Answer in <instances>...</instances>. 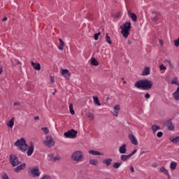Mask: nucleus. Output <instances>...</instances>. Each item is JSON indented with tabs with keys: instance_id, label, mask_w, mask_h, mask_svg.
<instances>
[{
	"instance_id": "nucleus-37",
	"label": "nucleus",
	"mask_w": 179,
	"mask_h": 179,
	"mask_svg": "<svg viewBox=\"0 0 179 179\" xmlns=\"http://www.w3.org/2000/svg\"><path fill=\"white\" fill-rule=\"evenodd\" d=\"M48 160H49V162H52V160H54V154L48 155Z\"/></svg>"
},
{
	"instance_id": "nucleus-13",
	"label": "nucleus",
	"mask_w": 179,
	"mask_h": 179,
	"mask_svg": "<svg viewBox=\"0 0 179 179\" xmlns=\"http://www.w3.org/2000/svg\"><path fill=\"white\" fill-rule=\"evenodd\" d=\"M129 139L131 141V143L133 145H138V140H136V137L134 134H129Z\"/></svg>"
},
{
	"instance_id": "nucleus-55",
	"label": "nucleus",
	"mask_w": 179,
	"mask_h": 179,
	"mask_svg": "<svg viewBox=\"0 0 179 179\" xmlns=\"http://www.w3.org/2000/svg\"><path fill=\"white\" fill-rule=\"evenodd\" d=\"M152 167H157V164H152Z\"/></svg>"
},
{
	"instance_id": "nucleus-58",
	"label": "nucleus",
	"mask_w": 179,
	"mask_h": 179,
	"mask_svg": "<svg viewBox=\"0 0 179 179\" xmlns=\"http://www.w3.org/2000/svg\"><path fill=\"white\" fill-rule=\"evenodd\" d=\"M159 43H162V41H159Z\"/></svg>"
},
{
	"instance_id": "nucleus-28",
	"label": "nucleus",
	"mask_w": 179,
	"mask_h": 179,
	"mask_svg": "<svg viewBox=\"0 0 179 179\" xmlns=\"http://www.w3.org/2000/svg\"><path fill=\"white\" fill-rule=\"evenodd\" d=\"M170 169L171 170H176V169H177V162H171L170 164Z\"/></svg>"
},
{
	"instance_id": "nucleus-4",
	"label": "nucleus",
	"mask_w": 179,
	"mask_h": 179,
	"mask_svg": "<svg viewBox=\"0 0 179 179\" xmlns=\"http://www.w3.org/2000/svg\"><path fill=\"white\" fill-rule=\"evenodd\" d=\"M15 146H17L19 150H21V152H26L29 148V145H27V143H26V140L23 138L17 140V141L15 143Z\"/></svg>"
},
{
	"instance_id": "nucleus-50",
	"label": "nucleus",
	"mask_w": 179,
	"mask_h": 179,
	"mask_svg": "<svg viewBox=\"0 0 179 179\" xmlns=\"http://www.w3.org/2000/svg\"><path fill=\"white\" fill-rule=\"evenodd\" d=\"M130 171H131L132 173H135V169H134V166H130Z\"/></svg>"
},
{
	"instance_id": "nucleus-38",
	"label": "nucleus",
	"mask_w": 179,
	"mask_h": 179,
	"mask_svg": "<svg viewBox=\"0 0 179 179\" xmlns=\"http://www.w3.org/2000/svg\"><path fill=\"white\" fill-rule=\"evenodd\" d=\"M101 32H98V33L95 34L94 36V40H96V41L99 40V36H101Z\"/></svg>"
},
{
	"instance_id": "nucleus-43",
	"label": "nucleus",
	"mask_w": 179,
	"mask_h": 179,
	"mask_svg": "<svg viewBox=\"0 0 179 179\" xmlns=\"http://www.w3.org/2000/svg\"><path fill=\"white\" fill-rule=\"evenodd\" d=\"M57 160H61V157H59V155H57L53 158V162H57Z\"/></svg>"
},
{
	"instance_id": "nucleus-8",
	"label": "nucleus",
	"mask_w": 179,
	"mask_h": 179,
	"mask_svg": "<svg viewBox=\"0 0 179 179\" xmlns=\"http://www.w3.org/2000/svg\"><path fill=\"white\" fill-rule=\"evenodd\" d=\"M77 134H78V131L73 129L69 130L67 132H65L64 134L65 138H71V139L76 138Z\"/></svg>"
},
{
	"instance_id": "nucleus-35",
	"label": "nucleus",
	"mask_w": 179,
	"mask_h": 179,
	"mask_svg": "<svg viewBox=\"0 0 179 179\" xmlns=\"http://www.w3.org/2000/svg\"><path fill=\"white\" fill-rule=\"evenodd\" d=\"M106 41H107L108 43V44H112L111 38L108 36V34H106Z\"/></svg>"
},
{
	"instance_id": "nucleus-15",
	"label": "nucleus",
	"mask_w": 179,
	"mask_h": 179,
	"mask_svg": "<svg viewBox=\"0 0 179 179\" xmlns=\"http://www.w3.org/2000/svg\"><path fill=\"white\" fill-rule=\"evenodd\" d=\"M119 152L121 155H125L127 153V144H122L119 148Z\"/></svg>"
},
{
	"instance_id": "nucleus-22",
	"label": "nucleus",
	"mask_w": 179,
	"mask_h": 179,
	"mask_svg": "<svg viewBox=\"0 0 179 179\" xmlns=\"http://www.w3.org/2000/svg\"><path fill=\"white\" fill-rule=\"evenodd\" d=\"M160 172L163 173V174H164L165 176H168V177H170V174L169 173V171H167V169H166V168L164 166L161 167Z\"/></svg>"
},
{
	"instance_id": "nucleus-41",
	"label": "nucleus",
	"mask_w": 179,
	"mask_h": 179,
	"mask_svg": "<svg viewBox=\"0 0 179 179\" xmlns=\"http://www.w3.org/2000/svg\"><path fill=\"white\" fill-rule=\"evenodd\" d=\"M175 47H179V38L174 41Z\"/></svg>"
},
{
	"instance_id": "nucleus-21",
	"label": "nucleus",
	"mask_w": 179,
	"mask_h": 179,
	"mask_svg": "<svg viewBox=\"0 0 179 179\" xmlns=\"http://www.w3.org/2000/svg\"><path fill=\"white\" fill-rule=\"evenodd\" d=\"M128 159H131L129 154L127 155H122L120 156V160L122 162H127V160H128Z\"/></svg>"
},
{
	"instance_id": "nucleus-29",
	"label": "nucleus",
	"mask_w": 179,
	"mask_h": 179,
	"mask_svg": "<svg viewBox=\"0 0 179 179\" xmlns=\"http://www.w3.org/2000/svg\"><path fill=\"white\" fill-rule=\"evenodd\" d=\"M91 65H94V66H99V62L96 60L94 57L92 58Z\"/></svg>"
},
{
	"instance_id": "nucleus-23",
	"label": "nucleus",
	"mask_w": 179,
	"mask_h": 179,
	"mask_svg": "<svg viewBox=\"0 0 179 179\" xmlns=\"http://www.w3.org/2000/svg\"><path fill=\"white\" fill-rule=\"evenodd\" d=\"M93 100H94V104L95 106H98V107H99V106H101V103H100V102H99V97L93 96Z\"/></svg>"
},
{
	"instance_id": "nucleus-17",
	"label": "nucleus",
	"mask_w": 179,
	"mask_h": 179,
	"mask_svg": "<svg viewBox=\"0 0 179 179\" xmlns=\"http://www.w3.org/2000/svg\"><path fill=\"white\" fill-rule=\"evenodd\" d=\"M88 153H90V155H92V156H101V155H103L100 152L93 150H89Z\"/></svg>"
},
{
	"instance_id": "nucleus-34",
	"label": "nucleus",
	"mask_w": 179,
	"mask_h": 179,
	"mask_svg": "<svg viewBox=\"0 0 179 179\" xmlns=\"http://www.w3.org/2000/svg\"><path fill=\"white\" fill-rule=\"evenodd\" d=\"M113 169H120V167H121V163L116 162V163L113 164Z\"/></svg>"
},
{
	"instance_id": "nucleus-36",
	"label": "nucleus",
	"mask_w": 179,
	"mask_h": 179,
	"mask_svg": "<svg viewBox=\"0 0 179 179\" xmlns=\"http://www.w3.org/2000/svg\"><path fill=\"white\" fill-rule=\"evenodd\" d=\"M41 130L45 135H47L50 132V130L47 127H43Z\"/></svg>"
},
{
	"instance_id": "nucleus-27",
	"label": "nucleus",
	"mask_w": 179,
	"mask_h": 179,
	"mask_svg": "<svg viewBox=\"0 0 179 179\" xmlns=\"http://www.w3.org/2000/svg\"><path fill=\"white\" fill-rule=\"evenodd\" d=\"M151 129L152 130V132L155 134H156V132H157V131H159V129H160V127L153 125V126H152Z\"/></svg>"
},
{
	"instance_id": "nucleus-26",
	"label": "nucleus",
	"mask_w": 179,
	"mask_h": 179,
	"mask_svg": "<svg viewBox=\"0 0 179 179\" xmlns=\"http://www.w3.org/2000/svg\"><path fill=\"white\" fill-rule=\"evenodd\" d=\"M111 162H113V159L111 158L109 159H106L103 161V163L104 164H106V166L108 167V166H110V164H111Z\"/></svg>"
},
{
	"instance_id": "nucleus-18",
	"label": "nucleus",
	"mask_w": 179,
	"mask_h": 179,
	"mask_svg": "<svg viewBox=\"0 0 179 179\" xmlns=\"http://www.w3.org/2000/svg\"><path fill=\"white\" fill-rule=\"evenodd\" d=\"M128 15L131 17V19L133 20V22H136L138 18L135 13H131V11H128Z\"/></svg>"
},
{
	"instance_id": "nucleus-56",
	"label": "nucleus",
	"mask_w": 179,
	"mask_h": 179,
	"mask_svg": "<svg viewBox=\"0 0 179 179\" xmlns=\"http://www.w3.org/2000/svg\"><path fill=\"white\" fill-rule=\"evenodd\" d=\"M34 118L35 120H38V116H36Z\"/></svg>"
},
{
	"instance_id": "nucleus-54",
	"label": "nucleus",
	"mask_w": 179,
	"mask_h": 179,
	"mask_svg": "<svg viewBox=\"0 0 179 179\" xmlns=\"http://www.w3.org/2000/svg\"><path fill=\"white\" fill-rule=\"evenodd\" d=\"M127 43H128V44L131 45V44H132V41L129 40Z\"/></svg>"
},
{
	"instance_id": "nucleus-44",
	"label": "nucleus",
	"mask_w": 179,
	"mask_h": 179,
	"mask_svg": "<svg viewBox=\"0 0 179 179\" xmlns=\"http://www.w3.org/2000/svg\"><path fill=\"white\" fill-rule=\"evenodd\" d=\"M114 111H120V105H116L114 106Z\"/></svg>"
},
{
	"instance_id": "nucleus-5",
	"label": "nucleus",
	"mask_w": 179,
	"mask_h": 179,
	"mask_svg": "<svg viewBox=\"0 0 179 179\" xmlns=\"http://www.w3.org/2000/svg\"><path fill=\"white\" fill-rule=\"evenodd\" d=\"M163 19V15L160 11H153L152 13V20L154 23H156Z\"/></svg>"
},
{
	"instance_id": "nucleus-40",
	"label": "nucleus",
	"mask_w": 179,
	"mask_h": 179,
	"mask_svg": "<svg viewBox=\"0 0 179 179\" xmlns=\"http://www.w3.org/2000/svg\"><path fill=\"white\" fill-rule=\"evenodd\" d=\"M159 69H160V71H166L167 69V67L164 66V65H163V64H161L159 66Z\"/></svg>"
},
{
	"instance_id": "nucleus-6",
	"label": "nucleus",
	"mask_w": 179,
	"mask_h": 179,
	"mask_svg": "<svg viewBox=\"0 0 179 179\" xmlns=\"http://www.w3.org/2000/svg\"><path fill=\"white\" fill-rule=\"evenodd\" d=\"M44 145L48 146V148H52V146L55 145V141L51 136H47L44 141Z\"/></svg>"
},
{
	"instance_id": "nucleus-12",
	"label": "nucleus",
	"mask_w": 179,
	"mask_h": 179,
	"mask_svg": "<svg viewBox=\"0 0 179 179\" xmlns=\"http://www.w3.org/2000/svg\"><path fill=\"white\" fill-rule=\"evenodd\" d=\"M26 169V164L23 163L21 164L20 166H17L15 169L14 171L15 173H20L21 170H24Z\"/></svg>"
},
{
	"instance_id": "nucleus-42",
	"label": "nucleus",
	"mask_w": 179,
	"mask_h": 179,
	"mask_svg": "<svg viewBox=\"0 0 179 179\" xmlns=\"http://www.w3.org/2000/svg\"><path fill=\"white\" fill-rule=\"evenodd\" d=\"M41 179H51L50 175H44Z\"/></svg>"
},
{
	"instance_id": "nucleus-51",
	"label": "nucleus",
	"mask_w": 179,
	"mask_h": 179,
	"mask_svg": "<svg viewBox=\"0 0 179 179\" xmlns=\"http://www.w3.org/2000/svg\"><path fill=\"white\" fill-rule=\"evenodd\" d=\"M15 62H16V64H17V65L22 64V62H20L19 60H16V59H15Z\"/></svg>"
},
{
	"instance_id": "nucleus-20",
	"label": "nucleus",
	"mask_w": 179,
	"mask_h": 179,
	"mask_svg": "<svg viewBox=\"0 0 179 179\" xmlns=\"http://www.w3.org/2000/svg\"><path fill=\"white\" fill-rule=\"evenodd\" d=\"M14 125H15V117H12L10 120L7 122V126L9 127V128H13Z\"/></svg>"
},
{
	"instance_id": "nucleus-57",
	"label": "nucleus",
	"mask_w": 179,
	"mask_h": 179,
	"mask_svg": "<svg viewBox=\"0 0 179 179\" xmlns=\"http://www.w3.org/2000/svg\"><path fill=\"white\" fill-rule=\"evenodd\" d=\"M1 73H2V70L0 69V75H1Z\"/></svg>"
},
{
	"instance_id": "nucleus-48",
	"label": "nucleus",
	"mask_w": 179,
	"mask_h": 179,
	"mask_svg": "<svg viewBox=\"0 0 179 179\" xmlns=\"http://www.w3.org/2000/svg\"><path fill=\"white\" fill-rule=\"evenodd\" d=\"M145 99H150V94L149 93L145 94Z\"/></svg>"
},
{
	"instance_id": "nucleus-53",
	"label": "nucleus",
	"mask_w": 179,
	"mask_h": 179,
	"mask_svg": "<svg viewBox=\"0 0 179 179\" xmlns=\"http://www.w3.org/2000/svg\"><path fill=\"white\" fill-rule=\"evenodd\" d=\"M14 106H20V103L19 102H15Z\"/></svg>"
},
{
	"instance_id": "nucleus-10",
	"label": "nucleus",
	"mask_w": 179,
	"mask_h": 179,
	"mask_svg": "<svg viewBox=\"0 0 179 179\" xmlns=\"http://www.w3.org/2000/svg\"><path fill=\"white\" fill-rule=\"evenodd\" d=\"M62 75L65 78V79H69L71 78V73L68 69H62Z\"/></svg>"
},
{
	"instance_id": "nucleus-30",
	"label": "nucleus",
	"mask_w": 179,
	"mask_h": 179,
	"mask_svg": "<svg viewBox=\"0 0 179 179\" xmlns=\"http://www.w3.org/2000/svg\"><path fill=\"white\" fill-rule=\"evenodd\" d=\"M69 112L71 115H75V110H73V105L72 103L69 104Z\"/></svg>"
},
{
	"instance_id": "nucleus-45",
	"label": "nucleus",
	"mask_w": 179,
	"mask_h": 179,
	"mask_svg": "<svg viewBox=\"0 0 179 179\" xmlns=\"http://www.w3.org/2000/svg\"><path fill=\"white\" fill-rule=\"evenodd\" d=\"M157 138H162V136H163V132L159 131L157 134Z\"/></svg>"
},
{
	"instance_id": "nucleus-39",
	"label": "nucleus",
	"mask_w": 179,
	"mask_h": 179,
	"mask_svg": "<svg viewBox=\"0 0 179 179\" xmlns=\"http://www.w3.org/2000/svg\"><path fill=\"white\" fill-rule=\"evenodd\" d=\"M1 177L3 179H9V176H8V174H6V173H3L1 174Z\"/></svg>"
},
{
	"instance_id": "nucleus-32",
	"label": "nucleus",
	"mask_w": 179,
	"mask_h": 179,
	"mask_svg": "<svg viewBox=\"0 0 179 179\" xmlns=\"http://www.w3.org/2000/svg\"><path fill=\"white\" fill-rule=\"evenodd\" d=\"M87 115L89 120H90V121H93V120H94V115L93 113H88Z\"/></svg>"
},
{
	"instance_id": "nucleus-19",
	"label": "nucleus",
	"mask_w": 179,
	"mask_h": 179,
	"mask_svg": "<svg viewBox=\"0 0 179 179\" xmlns=\"http://www.w3.org/2000/svg\"><path fill=\"white\" fill-rule=\"evenodd\" d=\"M166 127L169 131H173V129H174V126L173 125V122L171 120H168L166 122Z\"/></svg>"
},
{
	"instance_id": "nucleus-9",
	"label": "nucleus",
	"mask_w": 179,
	"mask_h": 179,
	"mask_svg": "<svg viewBox=\"0 0 179 179\" xmlns=\"http://www.w3.org/2000/svg\"><path fill=\"white\" fill-rule=\"evenodd\" d=\"M30 173L32 177H40V174H41V173L40 172V169H38V167L31 169Z\"/></svg>"
},
{
	"instance_id": "nucleus-25",
	"label": "nucleus",
	"mask_w": 179,
	"mask_h": 179,
	"mask_svg": "<svg viewBox=\"0 0 179 179\" xmlns=\"http://www.w3.org/2000/svg\"><path fill=\"white\" fill-rule=\"evenodd\" d=\"M169 141H171V142H173V143H178L179 136H176L175 138L170 137Z\"/></svg>"
},
{
	"instance_id": "nucleus-33",
	"label": "nucleus",
	"mask_w": 179,
	"mask_h": 179,
	"mask_svg": "<svg viewBox=\"0 0 179 179\" xmlns=\"http://www.w3.org/2000/svg\"><path fill=\"white\" fill-rule=\"evenodd\" d=\"M171 85H179L178 84V78L176 77L173 78V80H172L171 81Z\"/></svg>"
},
{
	"instance_id": "nucleus-3",
	"label": "nucleus",
	"mask_w": 179,
	"mask_h": 179,
	"mask_svg": "<svg viewBox=\"0 0 179 179\" xmlns=\"http://www.w3.org/2000/svg\"><path fill=\"white\" fill-rule=\"evenodd\" d=\"M121 34H122L124 38H128L129 33L131 31V22L127 21L120 27Z\"/></svg>"
},
{
	"instance_id": "nucleus-11",
	"label": "nucleus",
	"mask_w": 179,
	"mask_h": 179,
	"mask_svg": "<svg viewBox=\"0 0 179 179\" xmlns=\"http://www.w3.org/2000/svg\"><path fill=\"white\" fill-rule=\"evenodd\" d=\"M34 152V145H33L32 143H30L29 149L27 152V156H31V155H33Z\"/></svg>"
},
{
	"instance_id": "nucleus-31",
	"label": "nucleus",
	"mask_w": 179,
	"mask_h": 179,
	"mask_svg": "<svg viewBox=\"0 0 179 179\" xmlns=\"http://www.w3.org/2000/svg\"><path fill=\"white\" fill-rule=\"evenodd\" d=\"M90 164H92L93 166H97V164H99V161H97V159H90Z\"/></svg>"
},
{
	"instance_id": "nucleus-52",
	"label": "nucleus",
	"mask_w": 179,
	"mask_h": 179,
	"mask_svg": "<svg viewBox=\"0 0 179 179\" xmlns=\"http://www.w3.org/2000/svg\"><path fill=\"white\" fill-rule=\"evenodd\" d=\"M8 20V17H4L3 19L2 20V22H6Z\"/></svg>"
},
{
	"instance_id": "nucleus-49",
	"label": "nucleus",
	"mask_w": 179,
	"mask_h": 179,
	"mask_svg": "<svg viewBox=\"0 0 179 179\" xmlns=\"http://www.w3.org/2000/svg\"><path fill=\"white\" fill-rule=\"evenodd\" d=\"M113 115H114L115 117H118V111L114 110Z\"/></svg>"
},
{
	"instance_id": "nucleus-7",
	"label": "nucleus",
	"mask_w": 179,
	"mask_h": 179,
	"mask_svg": "<svg viewBox=\"0 0 179 179\" xmlns=\"http://www.w3.org/2000/svg\"><path fill=\"white\" fill-rule=\"evenodd\" d=\"M10 163L13 167H16V166H19V164H20L19 158H17V157L15 155H10Z\"/></svg>"
},
{
	"instance_id": "nucleus-47",
	"label": "nucleus",
	"mask_w": 179,
	"mask_h": 179,
	"mask_svg": "<svg viewBox=\"0 0 179 179\" xmlns=\"http://www.w3.org/2000/svg\"><path fill=\"white\" fill-rule=\"evenodd\" d=\"M50 82L51 83H54V82H55V78L54 76H50Z\"/></svg>"
},
{
	"instance_id": "nucleus-1",
	"label": "nucleus",
	"mask_w": 179,
	"mask_h": 179,
	"mask_svg": "<svg viewBox=\"0 0 179 179\" xmlns=\"http://www.w3.org/2000/svg\"><path fill=\"white\" fill-rule=\"evenodd\" d=\"M153 86V83L148 79L136 81L134 87L141 90H150Z\"/></svg>"
},
{
	"instance_id": "nucleus-2",
	"label": "nucleus",
	"mask_w": 179,
	"mask_h": 179,
	"mask_svg": "<svg viewBox=\"0 0 179 179\" xmlns=\"http://www.w3.org/2000/svg\"><path fill=\"white\" fill-rule=\"evenodd\" d=\"M83 159H85V155L82 150L74 151L71 155V160L74 163H82Z\"/></svg>"
},
{
	"instance_id": "nucleus-24",
	"label": "nucleus",
	"mask_w": 179,
	"mask_h": 179,
	"mask_svg": "<svg viewBox=\"0 0 179 179\" xmlns=\"http://www.w3.org/2000/svg\"><path fill=\"white\" fill-rule=\"evenodd\" d=\"M59 41L60 44L58 46V48H59V50H61L62 51V50H64L65 43H64V41H62V39H61V38L59 39Z\"/></svg>"
},
{
	"instance_id": "nucleus-14",
	"label": "nucleus",
	"mask_w": 179,
	"mask_h": 179,
	"mask_svg": "<svg viewBox=\"0 0 179 179\" xmlns=\"http://www.w3.org/2000/svg\"><path fill=\"white\" fill-rule=\"evenodd\" d=\"M31 66H33L34 69L36 71L41 70V65L40 63H34V62H31Z\"/></svg>"
},
{
	"instance_id": "nucleus-46",
	"label": "nucleus",
	"mask_w": 179,
	"mask_h": 179,
	"mask_svg": "<svg viewBox=\"0 0 179 179\" xmlns=\"http://www.w3.org/2000/svg\"><path fill=\"white\" fill-rule=\"evenodd\" d=\"M136 152H138V150L136 149L132 152L129 154V155H130V157H131V156H134V155H135V153H136Z\"/></svg>"
},
{
	"instance_id": "nucleus-16",
	"label": "nucleus",
	"mask_w": 179,
	"mask_h": 179,
	"mask_svg": "<svg viewBox=\"0 0 179 179\" xmlns=\"http://www.w3.org/2000/svg\"><path fill=\"white\" fill-rule=\"evenodd\" d=\"M148 75H150V69L149 67H145L142 72V76H148Z\"/></svg>"
}]
</instances>
